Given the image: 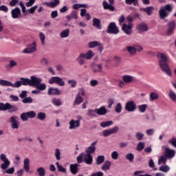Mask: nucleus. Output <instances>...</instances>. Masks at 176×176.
<instances>
[{
	"mask_svg": "<svg viewBox=\"0 0 176 176\" xmlns=\"http://www.w3.org/2000/svg\"><path fill=\"white\" fill-rule=\"evenodd\" d=\"M146 135L152 136L155 134V129H149L146 131Z\"/></svg>",
	"mask_w": 176,
	"mask_h": 176,
	"instance_id": "obj_64",
	"label": "nucleus"
},
{
	"mask_svg": "<svg viewBox=\"0 0 176 176\" xmlns=\"http://www.w3.org/2000/svg\"><path fill=\"white\" fill-rule=\"evenodd\" d=\"M80 8H87L86 4H74L73 9H80Z\"/></svg>",
	"mask_w": 176,
	"mask_h": 176,
	"instance_id": "obj_62",
	"label": "nucleus"
},
{
	"mask_svg": "<svg viewBox=\"0 0 176 176\" xmlns=\"http://www.w3.org/2000/svg\"><path fill=\"white\" fill-rule=\"evenodd\" d=\"M79 164H71L69 166V170L73 174V175H76L78 171H79Z\"/></svg>",
	"mask_w": 176,
	"mask_h": 176,
	"instance_id": "obj_22",
	"label": "nucleus"
},
{
	"mask_svg": "<svg viewBox=\"0 0 176 176\" xmlns=\"http://www.w3.org/2000/svg\"><path fill=\"white\" fill-rule=\"evenodd\" d=\"M17 67V62L13 60L9 61L8 65L6 66L7 69H12V68Z\"/></svg>",
	"mask_w": 176,
	"mask_h": 176,
	"instance_id": "obj_43",
	"label": "nucleus"
},
{
	"mask_svg": "<svg viewBox=\"0 0 176 176\" xmlns=\"http://www.w3.org/2000/svg\"><path fill=\"white\" fill-rule=\"evenodd\" d=\"M49 96H60L61 95V91L58 88L50 87L48 89Z\"/></svg>",
	"mask_w": 176,
	"mask_h": 176,
	"instance_id": "obj_23",
	"label": "nucleus"
},
{
	"mask_svg": "<svg viewBox=\"0 0 176 176\" xmlns=\"http://www.w3.org/2000/svg\"><path fill=\"white\" fill-rule=\"evenodd\" d=\"M48 83H50V85H58V86L61 87L65 85V82L64 80L58 76L51 77L48 80Z\"/></svg>",
	"mask_w": 176,
	"mask_h": 176,
	"instance_id": "obj_5",
	"label": "nucleus"
},
{
	"mask_svg": "<svg viewBox=\"0 0 176 176\" xmlns=\"http://www.w3.org/2000/svg\"><path fill=\"white\" fill-rule=\"evenodd\" d=\"M167 162V157L166 155H162L161 157L158 160V165L166 164Z\"/></svg>",
	"mask_w": 176,
	"mask_h": 176,
	"instance_id": "obj_49",
	"label": "nucleus"
},
{
	"mask_svg": "<svg viewBox=\"0 0 176 176\" xmlns=\"http://www.w3.org/2000/svg\"><path fill=\"white\" fill-rule=\"evenodd\" d=\"M96 166H101L104 162H105V156L104 155H98L96 159Z\"/></svg>",
	"mask_w": 176,
	"mask_h": 176,
	"instance_id": "obj_28",
	"label": "nucleus"
},
{
	"mask_svg": "<svg viewBox=\"0 0 176 176\" xmlns=\"http://www.w3.org/2000/svg\"><path fill=\"white\" fill-rule=\"evenodd\" d=\"M124 108L127 112H134L137 109V104L133 100H129L126 102Z\"/></svg>",
	"mask_w": 176,
	"mask_h": 176,
	"instance_id": "obj_8",
	"label": "nucleus"
},
{
	"mask_svg": "<svg viewBox=\"0 0 176 176\" xmlns=\"http://www.w3.org/2000/svg\"><path fill=\"white\" fill-rule=\"evenodd\" d=\"M112 124H113V121H104L100 123V126L103 129H105V127H109V126H112Z\"/></svg>",
	"mask_w": 176,
	"mask_h": 176,
	"instance_id": "obj_47",
	"label": "nucleus"
},
{
	"mask_svg": "<svg viewBox=\"0 0 176 176\" xmlns=\"http://www.w3.org/2000/svg\"><path fill=\"white\" fill-rule=\"evenodd\" d=\"M122 103L118 102L116 106L115 111L117 113H120V112H122Z\"/></svg>",
	"mask_w": 176,
	"mask_h": 176,
	"instance_id": "obj_61",
	"label": "nucleus"
},
{
	"mask_svg": "<svg viewBox=\"0 0 176 176\" xmlns=\"http://www.w3.org/2000/svg\"><path fill=\"white\" fill-rule=\"evenodd\" d=\"M84 57L86 58V60H91V58L94 57V52H93L91 50H89L87 51V52L84 54Z\"/></svg>",
	"mask_w": 176,
	"mask_h": 176,
	"instance_id": "obj_34",
	"label": "nucleus"
},
{
	"mask_svg": "<svg viewBox=\"0 0 176 176\" xmlns=\"http://www.w3.org/2000/svg\"><path fill=\"white\" fill-rule=\"evenodd\" d=\"M11 110V112H16L17 111V107L13 106L9 103H1L0 102V111H8Z\"/></svg>",
	"mask_w": 176,
	"mask_h": 176,
	"instance_id": "obj_10",
	"label": "nucleus"
},
{
	"mask_svg": "<svg viewBox=\"0 0 176 176\" xmlns=\"http://www.w3.org/2000/svg\"><path fill=\"white\" fill-rule=\"evenodd\" d=\"M125 159L126 160H129L131 163H133L134 162V154L129 153L125 155Z\"/></svg>",
	"mask_w": 176,
	"mask_h": 176,
	"instance_id": "obj_53",
	"label": "nucleus"
},
{
	"mask_svg": "<svg viewBox=\"0 0 176 176\" xmlns=\"http://www.w3.org/2000/svg\"><path fill=\"white\" fill-rule=\"evenodd\" d=\"M91 69L94 74H97L98 72H102V65L91 63Z\"/></svg>",
	"mask_w": 176,
	"mask_h": 176,
	"instance_id": "obj_19",
	"label": "nucleus"
},
{
	"mask_svg": "<svg viewBox=\"0 0 176 176\" xmlns=\"http://www.w3.org/2000/svg\"><path fill=\"white\" fill-rule=\"evenodd\" d=\"M11 17L14 20L20 19L21 17V10L19 7L12 9L11 10Z\"/></svg>",
	"mask_w": 176,
	"mask_h": 176,
	"instance_id": "obj_15",
	"label": "nucleus"
},
{
	"mask_svg": "<svg viewBox=\"0 0 176 176\" xmlns=\"http://www.w3.org/2000/svg\"><path fill=\"white\" fill-rule=\"evenodd\" d=\"M20 81L14 82V88L21 87V86H31V81L30 78H21Z\"/></svg>",
	"mask_w": 176,
	"mask_h": 176,
	"instance_id": "obj_7",
	"label": "nucleus"
},
{
	"mask_svg": "<svg viewBox=\"0 0 176 176\" xmlns=\"http://www.w3.org/2000/svg\"><path fill=\"white\" fill-rule=\"evenodd\" d=\"M126 49L131 56H134L137 53V49L133 46H126Z\"/></svg>",
	"mask_w": 176,
	"mask_h": 176,
	"instance_id": "obj_35",
	"label": "nucleus"
},
{
	"mask_svg": "<svg viewBox=\"0 0 176 176\" xmlns=\"http://www.w3.org/2000/svg\"><path fill=\"white\" fill-rule=\"evenodd\" d=\"M37 119L43 122L46 119V113L39 112L37 113Z\"/></svg>",
	"mask_w": 176,
	"mask_h": 176,
	"instance_id": "obj_50",
	"label": "nucleus"
},
{
	"mask_svg": "<svg viewBox=\"0 0 176 176\" xmlns=\"http://www.w3.org/2000/svg\"><path fill=\"white\" fill-rule=\"evenodd\" d=\"M119 131V127L118 126H114L111 129H105L103 131V136L104 137H109V135H111V134H116Z\"/></svg>",
	"mask_w": 176,
	"mask_h": 176,
	"instance_id": "obj_13",
	"label": "nucleus"
},
{
	"mask_svg": "<svg viewBox=\"0 0 176 176\" xmlns=\"http://www.w3.org/2000/svg\"><path fill=\"white\" fill-rule=\"evenodd\" d=\"M40 63L42 65H49V60L46 58H42L40 60Z\"/></svg>",
	"mask_w": 176,
	"mask_h": 176,
	"instance_id": "obj_63",
	"label": "nucleus"
},
{
	"mask_svg": "<svg viewBox=\"0 0 176 176\" xmlns=\"http://www.w3.org/2000/svg\"><path fill=\"white\" fill-rule=\"evenodd\" d=\"M34 101V100L32 99V98L31 97H28V98H25L23 100L22 102H23V104H31Z\"/></svg>",
	"mask_w": 176,
	"mask_h": 176,
	"instance_id": "obj_59",
	"label": "nucleus"
},
{
	"mask_svg": "<svg viewBox=\"0 0 176 176\" xmlns=\"http://www.w3.org/2000/svg\"><path fill=\"white\" fill-rule=\"evenodd\" d=\"M0 160L2 162L0 166L1 170H6L9 166H10V160H9V158L6 156V154H0Z\"/></svg>",
	"mask_w": 176,
	"mask_h": 176,
	"instance_id": "obj_4",
	"label": "nucleus"
},
{
	"mask_svg": "<svg viewBox=\"0 0 176 176\" xmlns=\"http://www.w3.org/2000/svg\"><path fill=\"white\" fill-rule=\"evenodd\" d=\"M23 168L26 171V173H28L30 171V159L29 158L24 159Z\"/></svg>",
	"mask_w": 176,
	"mask_h": 176,
	"instance_id": "obj_30",
	"label": "nucleus"
},
{
	"mask_svg": "<svg viewBox=\"0 0 176 176\" xmlns=\"http://www.w3.org/2000/svg\"><path fill=\"white\" fill-rule=\"evenodd\" d=\"M159 100V94L157 92H151L150 94V101H155Z\"/></svg>",
	"mask_w": 176,
	"mask_h": 176,
	"instance_id": "obj_44",
	"label": "nucleus"
},
{
	"mask_svg": "<svg viewBox=\"0 0 176 176\" xmlns=\"http://www.w3.org/2000/svg\"><path fill=\"white\" fill-rule=\"evenodd\" d=\"M96 109L95 110L93 109H88L87 112V116H89V118H96V116H97L96 114Z\"/></svg>",
	"mask_w": 176,
	"mask_h": 176,
	"instance_id": "obj_45",
	"label": "nucleus"
},
{
	"mask_svg": "<svg viewBox=\"0 0 176 176\" xmlns=\"http://www.w3.org/2000/svg\"><path fill=\"white\" fill-rule=\"evenodd\" d=\"M145 135L141 132H137L135 133V138L137 139L138 141H142L144 140V137Z\"/></svg>",
	"mask_w": 176,
	"mask_h": 176,
	"instance_id": "obj_54",
	"label": "nucleus"
},
{
	"mask_svg": "<svg viewBox=\"0 0 176 176\" xmlns=\"http://www.w3.org/2000/svg\"><path fill=\"white\" fill-rule=\"evenodd\" d=\"M136 30L140 34L146 32L148 31V25L145 23H142L137 26Z\"/></svg>",
	"mask_w": 176,
	"mask_h": 176,
	"instance_id": "obj_18",
	"label": "nucleus"
},
{
	"mask_svg": "<svg viewBox=\"0 0 176 176\" xmlns=\"http://www.w3.org/2000/svg\"><path fill=\"white\" fill-rule=\"evenodd\" d=\"M174 30H175V23L174 21H171L168 23V28L166 31V35L169 36L174 34Z\"/></svg>",
	"mask_w": 176,
	"mask_h": 176,
	"instance_id": "obj_21",
	"label": "nucleus"
},
{
	"mask_svg": "<svg viewBox=\"0 0 176 176\" xmlns=\"http://www.w3.org/2000/svg\"><path fill=\"white\" fill-rule=\"evenodd\" d=\"M122 79L124 83H131V82H133V78L130 75H124L122 76Z\"/></svg>",
	"mask_w": 176,
	"mask_h": 176,
	"instance_id": "obj_31",
	"label": "nucleus"
},
{
	"mask_svg": "<svg viewBox=\"0 0 176 176\" xmlns=\"http://www.w3.org/2000/svg\"><path fill=\"white\" fill-rule=\"evenodd\" d=\"M85 163L86 164H92L93 163V156L91 155V154H86L84 155V159H83Z\"/></svg>",
	"mask_w": 176,
	"mask_h": 176,
	"instance_id": "obj_25",
	"label": "nucleus"
},
{
	"mask_svg": "<svg viewBox=\"0 0 176 176\" xmlns=\"http://www.w3.org/2000/svg\"><path fill=\"white\" fill-rule=\"evenodd\" d=\"M122 30L126 35H131L133 32V23H129L128 25L126 23L123 24Z\"/></svg>",
	"mask_w": 176,
	"mask_h": 176,
	"instance_id": "obj_16",
	"label": "nucleus"
},
{
	"mask_svg": "<svg viewBox=\"0 0 176 176\" xmlns=\"http://www.w3.org/2000/svg\"><path fill=\"white\" fill-rule=\"evenodd\" d=\"M147 109H148V104H140L138 106V109L139 112H140V113H145Z\"/></svg>",
	"mask_w": 176,
	"mask_h": 176,
	"instance_id": "obj_32",
	"label": "nucleus"
},
{
	"mask_svg": "<svg viewBox=\"0 0 176 176\" xmlns=\"http://www.w3.org/2000/svg\"><path fill=\"white\" fill-rule=\"evenodd\" d=\"M56 166L58 168V171H59L60 173H67V169L63 167V166L60 165V162H56Z\"/></svg>",
	"mask_w": 176,
	"mask_h": 176,
	"instance_id": "obj_48",
	"label": "nucleus"
},
{
	"mask_svg": "<svg viewBox=\"0 0 176 176\" xmlns=\"http://www.w3.org/2000/svg\"><path fill=\"white\" fill-rule=\"evenodd\" d=\"M113 2H114V0H109V3H108V2H107V1H104L102 2L103 9L109 10L111 12H114L115 7L113 6H112V5H113Z\"/></svg>",
	"mask_w": 176,
	"mask_h": 176,
	"instance_id": "obj_14",
	"label": "nucleus"
},
{
	"mask_svg": "<svg viewBox=\"0 0 176 176\" xmlns=\"http://www.w3.org/2000/svg\"><path fill=\"white\" fill-rule=\"evenodd\" d=\"M173 5L167 4L160 8L159 11L160 18L161 20H164L166 17L168 16V14L173 12Z\"/></svg>",
	"mask_w": 176,
	"mask_h": 176,
	"instance_id": "obj_3",
	"label": "nucleus"
},
{
	"mask_svg": "<svg viewBox=\"0 0 176 176\" xmlns=\"http://www.w3.org/2000/svg\"><path fill=\"white\" fill-rule=\"evenodd\" d=\"M36 52V42L34 41L28 45V47L24 49L23 53L25 54H30Z\"/></svg>",
	"mask_w": 176,
	"mask_h": 176,
	"instance_id": "obj_9",
	"label": "nucleus"
},
{
	"mask_svg": "<svg viewBox=\"0 0 176 176\" xmlns=\"http://www.w3.org/2000/svg\"><path fill=\"white\" fill-rule=\"evenodd\" d=\"M89 49H94V47H98L100 46V42L97 41H91L88 43Z\"/></svg>",
	"mask_w": 176,
	"mask_h": 176,
	"instance_id": "obj_41",
	"label": "nucleus"
},
{
	"mask_svg": "<svg viewBox=\"0 0 176 176\" xmlns=\"http://www.w3.org/2000/svg\"><path fill=\"white\" fill-rule=\"evenodd\" d=\"M162 148L165 149V156H166L168 159H173V157L175 156V151L170 149L166 146H162Z\"/></svg>",
	"mask_w": 176,
	"mask_h": 176,
	"instance_id": "obj_17",
	"label": "nucleus"
},
{
	"mask_svg": "<svg viewBox=\"0 0 176 176\" xmlns=\"http://www.w3.org/2000/svg\"><path fill=\"white\" fill-rule=\"evenodd\" d=\"M111 162L106 161L102 166V170H103V171H108V170L111 168Z\"/></svg>",
	"mask_w": 176,
	"mask_h": 176,
	"instance_id": "obj_38",
	"label": "nucleus"
},
{
	"mask_svg": "<svg viewBox=\"0 0 176 176\" xmlns=\"http://www.w3.org/2000/svg\"><path fill=\"white\" fill-rule=\"evenodd\" d=\"M36 173L38 176H45L46 175V169L43 166H40L36 168Z\"/></svg>",
	"mask_w": 176,
	"mask_h": 176,
	"instance_id": "obj_33",
	"label": "nucleus"
},
{
	"mask_svg": "<svg viewBox=\"0 0 176 176\" xmlns=\"http://www.w3.org/2000/svg\"><path fill=\"white\" fill-rule=\"evenodd\" d=\"M157 57L159 60L160 68L168 76H171V69L167 63L169 61L168 56L165 53L158 52Z\"/></svg>",
	"mask_w": 176,
	"mask_h": 176,
	"instance_id": "obj_1",
	"label": "nucleus"
},
{
	"mask_svg": "<svg viewBox=\"0 0 176 176\" xmlns=\"http://www.w3.org/2000/svg\"><path fill=\"white\" fill-rule=\"evenodd\" d=\"M80 120H82V116L78 117V120L72 119L69 122V130H76L80 127Z\"/></svg>",
	"mask_w": 176,
	"mask_h": 176,
	"instance_id": "obj_6",
	"label": "nucleus"
},
{
	"mask_svg": "<svg viewBox=\"0 0 176 176\" xmlns=\"http://www.w3.org/2000/svg\"><path fill=\"white\" fill-rule=\"evenodd\" d=\"M93 26L96 27L98 30H101V21L100 20V19H93Z\"/></svg>",
	"mask_w": 176,
	"mask_h": 176,
	"instance_id": "obj_29",
	"label": "nucleus"
},
{
	"mask_svg": "<svg viewBox=\"0 0 176 176\" xmlns=\"http://www.w3.org/2000/svg\"><path fill=\"white\" fill-rule=\"evenodd\" d=\"M111 159H113V160H118V157H119V153H118V151H114L111 153Z\"/></svg>",
	"mask_w": 176,
	"mask_h": 176,
	"instance_id": "obj_58",
	"label": "nucleus"
},
{
	"mask_svg": "<svg viewBox=\"0 0 176 176\" xmlns=\"http://www.w3.org/2000/svg\"><path fill=\"white\" fill-rule=\"evenodd\" d=\"M10 122L11 123L12 129L14 130L19 129V126H20V122H19V117L16 116H12L10 118Z\"/></svg>",
	"mask_w": 176,
	"mask_h": 176,
	"instance_id": "obj_12",
	"label": "nucleus"
},
{
	"mask_svg": "<svg viewBox=\"0 0 176 176\" xmlns=\"http://www.w3.org/2000/svg\"><path fill=\"white\" fill-rule=\"evenodd\" d=\"M159 170L162 173H168L170 171V166L168 165H162L160 167Z\"/></svg>",
	"mask_w": 176,
	"mask_h": 176,
	"instance_id": "obj_51",
	"label": "nucleus"
},
{
	"mask_svg": "<svg viewBox=\"0 0 176 176\" xmlns=\"http://www.w3.org/2000/svg\"><path fill=\"white\" fill-rule=\"evenodd\" d=\"M69 36V29L63 30L60 33V38H68Z\"/></svg>",
	"mask_w": 176,
	"mask_h": 176,
	"instance_id": "obj_42",
	"label": "nucleus"
},
{
	"mask_svg": "<svg viewBox=\"0 0 176 176\" xmlns=\"http://www.w3.org/2000/svg\"><path fill=\"white\" fill-rule=\"evenodd\" d=\"M141 10L146 13L148 16H151V14H152V12H153V7L148 6L147 8H142Z\"/></svg>",
	"mask_w": 176,
	"mask_h": 176,
	"instance_id": "obj_40",
	"label": "nucleus"
},
{
	"mask_svg": "<svg viewBox=\"0 0 176 176\" xmlns=\"http://www.w3.org/2000/svg\"><path fill=\"white\" fill-rule=\"evenodd\" d=\"M60 4V0H54L51 2H44L43 5H46L47 6H50V8H56L57 5Z\"/></svg>",
	"mask_w": 176,
	"mask_h": 176,
	"instance_id": "obj_26",
	"label": "nucleus"
},
{
	"mask_svg": "<svg viewBox=\"0 0 176 176\" xmlns=\"http://www.w3.org/2000/svg\"><path fill=\"white\" fill-rule=\"evenodd\" d=\"M168 97L173 102H176V93L172 89L169 91Z\"/></svg>",
	"mask_w": 176,
	"mask_h": 176,
	"instance_id": "obj_39",
	"label": "nucleus"
},
{
	"mask_svg": "<svg viewBox=\"0 0 176 176\" xmlns=\"http://www.w3.org/2000/svg\"><path fill=\"white\" fill-rule=\"evenodd\" d=\"M82 102H83V98H82L80 94L78 93L76 96L74 105H79L80 104H82Z\"/></svg>",
	"mask_w": 176,
	"mask_h": 176,
	"instance_id": "obj_36",
	"label": "nucleus"
},
{
	"mask_svg": "<svg viewBox=\"0 0 176 176\" xmlns=\"http://www.w3.org/2000/svg\"><path fill=\"white\" fill-rule=\"evenodd\" d=\"M0 85L1 86H10V87L14 88V83H12V82L6 80H2L0 79Z\"/></svg>",
	"mask_w": 176,
	"mask_h": 176,
	"instance_id": "obj_27",
	"label": "nucleus"
},
{
	"mask_svg": "<svg viewBox=\"0 0 176 176\" xmlns=\"http://www.w3.org/2000/svg\"><path fill=\"white\" fill-rule=\"evenodd\" d=\"M125 3L126 5H132L133 3L134 6H137L138 5V0H125Z\"/></svg>",
	"mask_w": 176,
	"mask_h": 176,
	"instance_id": "obj_57",
	"label": "nucleus"
},
{
	"mask_svg": "<svg viewBox=\"0 0 176 176\" xmlns=\"http://www.w3.org/2000/svg\"><path fill=\"white\" fill-rule=\"evenodd\" d=\"M85 54L80 53L78 56V57L76 58V60L78 61V64L80 65H83L85 64Z\"/></svg>",
	"mask_w": 176,
	"mask_h": 176,
	"instance_id": "obj_37",
	"label": "nucleus"
},
{
	"mask_svg": "<svg viewBox=\"0 0 176 176\" xmlns=\"http://www.w3.org/2000/svg\"><path fill=\"white\" fill-rule=\"evenodd\" d=\"M97 145V141L94 142L91 144L90 146L87 147L85 150V152L88 155H91V153H94L96 152V146Z\"/></svg>",
	"mask_w": 176,
	"mask_h": 176,
	"instance_id": "obj_20",
	"label": "nucleus"
},
{
	"mask_svg": "<svg viewBox=\"0 0 176 176\" xmlns=\"http://www.w3.org/2000/svg\"><path fill=\"white\" fill-rule=\"evenodd\" d=\"M55 157L56 160H61V151L59 148H56L55 150Z\"/></svg>",
	"mask_w": 176,
	"mask_h": 176,
	"instance_id": "obj_55",
	"label": "nucleus"
},
{
	"mask_svg": "<svg viewBox=\"0 0 176 176\" xmlns=\"http://www.w3.org/2000/svg\"><path fill=\"white\" fill-rule=\"evenodd\" d=\"M52 102L54 105H55V107H60L62 105V102H61V100L59 98H54L52 100Z\"/></svg>",
	"mask_w": 176,
	"mask_h": 176,
	"instance_id": "obj_46",
	"label": "nucleus"
},
{
	"mask_svg": "<svg viewBox=\"0 0 176 176\" xmlns=\"http://www.w3.org/2000/svg\"><path fill=\"white\" fill-rule=\"evenodd\" d=\"M107 34H114V35L119 34V28H118L115 22L109 23L107 29Z\"/></svg>",
	"mask_w": 176,
	"mask_h": 176,
	"instance_id": "obj_11",
	"label": "nucleus"
},
{
	"mask_svg": "<svg viewBox=\"0 0 176 176\" xmlns=\"http://www.w3.org/2000/svg\"><path fill=\"white\" fill-rule=\"evenodd\" d=\"M96 112L100 116H104V115H107L108 110H107V108H105L104 106H102L99 109H96Z\"/></svg>",
	"mask_w": 176,
	"mask_h": 176,
	"instance_id": "obj_24",
	"label": "nucleus"
},
{
	"mask_svg": "<svg viewBox=\"0 0 176 176\" xmlns=\"http://www.w3.org/2000/svg\"><path fill=\"white\" fill-rule=\"evenodd\" d=\"M144 148H145V143L143 142H140L137 146V151H139V152H141V151H142Z\"/></svg>",
	"mask_w": 176,
	"mask_h": 176,
	"instance_id": "obj_56",
	"label": "nucleus"
},
{
	"mask_svg": "<svg viewBox=\"0 0 176 176\" xmlns=\"http://www.w3.org/2000/svg\"><path fill=\"white\" fill-rule=\"evenodd\" d=\"M28 115V118H30V119H34L36 116V113L34 111H30L29 112H26Z\"/></svg>",
	"mask_w": 176,
	"mask_h": 176,
	"instance_id": "obj_60",
	"label": "nucleus"
},
{
	"mask_svg": "<svg viewBox=\"0 0 176 176\" xmlns=\"http://www.w3.org/2000/svg\"><path fill=\"white\" fill-rule=\"evenodd\" d=\"M39 38H40V41L41 42V45L43 46H45V41H46V36L45 35V34H43V32H40Z\"/></svg>",
	"mask_w": 176,
	"mask_h": 176,
	"instance_id": "obj_52",
	"label": "nucleus"
},
{
	"mask_svg": "<svg viewBox=\"0 0 176 176\" xmlns=\"http://www.w3.org/2000/svg\"><path fill=\"white\" fill-rule=\"evenodd\" d=\"M41 82L42 78H38L35 76H32L30 77V86L36 87L37 90H40V91H43V90H46V84Z\"/></svg>",
	"mask_w": 176,
	"mask_h": 176,
	"instance_id": "obj_2",
	"label": "nucleus"
}]
</instances>
